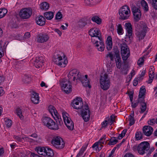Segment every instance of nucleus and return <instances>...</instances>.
<instances>
[{
	"mask_svg": "<svg viewBox=\"0 0 157 157\" xmlns=\"http://www.w3.org/2000/svg\"><path fill=\"white\" fill-rule=\"evenodd\" d=\"M139 80V79L138 78H136L133 80V85L136 86L137 85L138 82Z\"/></svg>",
	"mask_w": 157,
	"mask_h": 157,
	"instance_id": "nucleus-59",
	"label": "nucleus"
},
{
	"mask_svg": "<svg viewBox=\"0 0 157 157\" xmlns=\"http://www.w3.org/2000/svg\"><path fill=\"white\" fill-rule=\"evenodd\" d=\"M134 114V112L133 111L132 113L128 117V120L129 121V124L130 126L132 125L135 123V120L133 117Z\"/></svg>",
	"mask_w": 157,
	"mask_h": 157,
	"instance_id": "nucleus-36",
	"label": "nucleus"
},
{
	"mask_svg": "<svg viewBox=\"0 0 157 157\" xmlns=\"http://www.w3.org/2000/svg\"><path fill=\"white\" fill-rule=\"evenodd\" d=\"M60 85L62 89L66 94H69L71 91L72 86L70 81L65 82V80H63Z\"/></svg>",
	"mask_w": 157,
	"mask_h": 157,
	"instance_id": "nucleus-13",
	"label": "nucleus"
},
{
	"mask_svg": "<svg viewBox=\"0 0 157 157\" xmlns=\"http://www.w3.org/2000/svg\"><path fill=\"white\" fill-rule=\"evenodd\" d=\"M127 132V130L124 129L122 131L121 133L119 134L117 138L120 140L125 135Z\"/></svg>",
	"mask_w": 157,
	"mask_h": 157,
	"instance_id": "nucleus-46",
	"label": "nucleus"
},
{
	"mask_svg": "<svg viewBox=\"0 0 157 157\" xmlns=\"http://www.w3.org/2000/svg\"><path fill=\"white\" fill-rule=\"evenodd\" d=\"M44 16L48 20L52 19L54 17V13L52 12H48L44 13Z\"/></svg>",
	"mask_w": 157,
	"mask_h": 157,
	"instance_id": "nucleus-33",
	"label": "nucleus"
},
{
	"mask_svg": "<svg viewBox=\"0 0 157 157\" xmlns=\"http://www.w3.org/2000/svg\"><path fill=\"white\" fill-rule=\"evenodd\" d=\"M54 30L55 32H56L60 36L61 35L62 32L59 29H54Z\"/></svg>",
	"mask_w": 157,
	"mask_h": 157,
	"instance_id": "nucleus-63",
	"label": "nucleus"
},
{
	"mask_svg": "<svg viewBox=\"0 0 157 157\" xmlns=\"http://www.w3.org/2000/svg\"><path fill=\"white\" fill-rule=\"evenodd\" d=\"M124 157H135V156L131 153H127L124 155Z\"/></svg>",
	"mask_w": 157,
	"mask_h": 157,
	"instance_id": "nucleus-61",
	"label": "nucleus"
},
{
	"mask_svg": "<svg viewBox=\"0 0 157 157\" xmlns=\"http://www.w3.org/2000/svg\"><path fill=\"white\" fill-rule=\"evenodd\" d=\"M62 17V14L61 12H58L56 15V19H60Z\"/></svg>",
	"mask_w": 157,
	"mask_h": 157,
	"instance_id": "nucleus-51",
	"label": "nucleus"
},
{
	"mask_svg": "<svg viewBox=\"0 0 157 157\" xmlns=\"http://www.w3.org/2000/svg\"><path fill=\"white\" fill-rule=\"evenodd\" d=\"M53 60L55 63L61 67H65L68 63L67 58L63 53L60 51L54 53Z\"/></svg>",
	"mask_w": 157,
	"mask_h": 157,
	"instance_id": "nucleus-3",
	"label": "nucleus"
},
{
	"mask_svg": "<svg viewBox=\"0 0 157 157\" xmlns=\"http://www.w3.org/2000/svg\"><path fill=\"white\" fill-rule=\"evenodd\" d=\"M44 58L41 56L36 58L34 63V66L37 68H40L44 64Z\"/></svg>",
	"mask_w": 157,
	"mask_h": 157,
	"instance_id": "nucleus-18",
	"label": "nucleus"
},
{
	"mask_svg": "<svg viewBox=\"0 0 157 157\" xmlns=\"http://www.w3.org/2000/svg\"><path fill=\"white\" fill-rule=\"evenodd\" d=\"M149 149V143L147 142H144L139 145L137 147V151L140 154L143 155L147 153Z\"/></svg>",
	"mask_w": 157,
	"mask_h": 157,
	"instance_id": "nucleus-12",
	"label": "nucleus"
},
{
	"mask_svg": "<svg viewBox=\"0 0 157 157\" xmlns=\"http://www.w3.org/2000/svg\"><path fill=\"white\" fill-rule=\"evenodd\" d=\"M22 139L24 140L29 142H32L33 141H34V142L39 143L40 142V139H38V140H36L33 139L31 138L30 137H22Z\"/></svg>",
	"mask_w": 157,
	"mask_h": 157,
	"instance_id": "nucleus-35",
	"label": "nucleus"
},
{
	"mask_svg": "<svg viewBox=\"0 0 157 157\" xmlns=\"http://www.w3.org/2000/svg\"><path fill=\"white\" fill-rule=\"evenodd\" d=\"M89 34L91 37H95L97 38L98 40H101L100 37L101 32L98 29L95 28L90 29L89 31Z\"/></svg>",
	"mask_w": 157,
	"mask_h": 157,
	"instance_id": "nucleus-16",
	"label": "nucleus"
},
{
	"mask_svg": "<svg viewBox=\"0 0 157 157\" xmlns=\"http://www.w3.org/2000/svg\"><path fill=\"white\" fill-rule=\"evenodd\" d=\"M73 107L76 109H81V115L85 122H87L90 117V111L88 106L87 105H83L82 99L80 98H77L74 99L71 104Z\"/></svg>",
	"mask_w": 157,
	"mask_h": 157,
	"instance_id": "nucleus-1",
	"label": "nucleus"
},
{
	"mask_svg": "<svg viewBox=\"0 0 157 157\" xmlns=\"http://www.w3.org/2000/svg\"><path fill=\"white\" fill-rule=\"evenodd\" d=\"M40 7L42 10H47L49 8V5L46 2H43L41 4Z\"/></svg>",
	"mask_w": 157,
	"mask_h": 157,
	"instance_id": "nucleus-37",
	"label": "nucleus"
},
{
	"mask_svg": "<svg viewBox=\"0 0 157 157\" xmlns=\"http://www.w3.org/2000/svg\"><path fill=\"white\" fill-rule=\"evenodd\" d=\"M14 138L17 140L19 141H21V138L20 137L18 136H14Z\"/></svg>",
	"mask_w": 157,
	"mask_h": 157,
	"instance_id": "nucleus-64",
	"label": "nucleus"
},
{
	"mask_svg": "<svg viewBox=\"0 0 157 157\" xmlns=\"http://www.w3.org/2000/svg\"><path fill=\"white\" fill-rule=\"evenodd\" d=\"M12 121L10 119H7L5 121V124L8 128L10 127L12 125Z\"/></svg>",
	"mask_w": 157,
	"mask_h": 157,
	"instance_id": "nucleus-47",
	"label": "nucleus"
},
{
	"mask_svg": "<svg viewBox=\"0 0 157 157\" xmlns=\"http://www.w3.org/2000/svg\"><path fill=\"white\" fill-rule=\"evenodd\" d=\"M140 4L142 9L145 12H147L149 10V7L147 3L145 0H142Z\"/></svg>",
	"mask_w": 157,
	"mask_h": 157,
	"instance_id": "nucleus-29",
	"label": "nucleus"
},
{
	"mask_svg": "<svg viewBox=\"0 0 157 157\" xmlns=\"http://www.w3.org/2000/svg\"><path fill=\"white\" fill-rule=\"evenodd\" d=\"M91 41L92 43L94 44V45L96 47V48H100V49H104L105 48V45L104 43L101 40L99 43V44H98V41L97 40L98 39L97 38L95 37H92Z\"/></svg>",
	"mask_w": 157,
	"mask_h": 157,
	"instance_id": "nucleus-20",
	"label": "nucleus"
},
{
	"mask_svg": "<svg viewBox=\"0 0 157 157\" xmlns=\"http://www.w3.org/2000/svg\"><path fill=\"white\" fill-rule=\"evenodd\" d=\"M145 92L146 89L144 86H142V87L140 89L139 92V97L138 98V102H140V100H141V101L144 100V99L142 98V97L145 95Z\"/></svg>",
	"mask_w": 157,
	"mask_h": 157,
	"instance_id": "nucleus-27",
	"label": "nucleus"
},
{
	"mask_svg": "<svg viewBox=\"0 0 157 157\" xmlns=\"http://www.w3.org/2000/svg\"><path fill=\"white\" fill-rule=\"evenodd\" d=\"M53 118L56 121V122L57 123V124H56L58 125V126L59 125H61L63 123L62 119L61 118V117L59 114L57 115L56 116L54 117Z\"/></svg>",
	"mask_w": 157,
	"mask_h": 157,
	"instance_id": "nucleus-32",
	"label": "nucleus"
},
{
	"mask_svg": "<svg viewBox=\"0 0 157 157\" xmlns=\"http://www.w3.org/2000/svg\"><path fill=\"white\" fill-rule=\"evenodd\" d=\"M31 80V77L27 75H25L24 76L22 80L24 82L26 83H28Z\"/></svg>",
	"mask_w": 157,
	"mask_h": 157,
	"instance_id": "nucleus-44",
	"label": "nucleus"
},
{
	"mask_svg": "<svg viewBox=\"0 0 157 157\" xmlns=\"http://www.w3.org/2000/svg\"><path fill=\"white\" fill-rule=\"evenodd\" d=\"M139 103H140V102H138V99L137 101V102H136V103H135L134 104H133L132 103V107L134 108H136L138 105Z\"/></svg>",
	"mask_w": 157,
	"mask_h": 157,
	"instance_id": "nucleus-62",
	"label": "nucleus"
},
{
	"mask_svg": "<svg viewBox=\"0 0 157 157\" xmlns=\"http://www.w3.org/2000/svg\"><path fill=\"white\" fill-rule=\"evenodd\" d=\"M48 109L50 113L53 117L56 116L57 115L59 114L55 108L53 106H50L48 108Z\"/></svg>",
	"mask_w": 157,
	"mask_h": 157,
	"instance_id": "nucleus-30",
	"label": "nucleus"
},
{
	"mask_svg": "<svg viewBox=\"0 0 157 157\" xmlns=\"http://www.w3.org/2000/svg\"><path fill=\"white\" fill-rule=\"evenodd\" d=\"M106 57L107 59L109 58L111 61H113L114 59L117 67L118 69L121 68V60L120 52L118 50L109 52L106 55Z\"/></svg>",
	"mask_w": 157,
	"mask_h": 157,
	"instance_id": "nucleus-4",
	"label": "nucleus"
},
{
	"mask_svg": "<svg viewBox=\"0 0 157 157\" xmlns=\"http://www.w3.org/2000/svg\"><path fill=\"white\" fill-rule=\"evenodd\" d=\"M7 12V10L5 9H0V18L3 17Z\"/></svg>",
	"mask_w": 157,
	"mask_h": 157,
	"instance_id": "nucleus-42",
	"label": "nucleus"
},
{
	"mask_svg": "<svg viewBox=\"0 0 157 157\" xmlns=\"http://www.w3.org/2000/svg\"><path fill=\"white\" fill-rule=\"evenodd\" d=\"M36 20L37 24L40 26H43L45 24V20L42 16H39L37 17Z\"/></svg>",
	"mask_w": 157,
	"mask_h": 157,
	"instance_id": "nucleus-26",
	"label": "nucleus"
},
{
	"mask_svg": "<svg viewBox=\"0 0 157 157\" xmlns=\"http://www.w3.org/2000/svg\"><path fill=\"white\" fill-rule=\"evenodd\" d=\"M87 75H85V77L84 76L81 75L79 79H78V80L81 82L83 86L90 88L91 86L90 85V81L89 79L87 78Z\"/></svg>",
	"mask_w": 157,
	"mask_h": 157,
	"instance_id": "nucleus-17",
	"label": "nucleus"
},
{
	"mask_svg": "<svg viewBox=\"0 0 157 157\" xmlns=\"http://www.w3.org/2000/svg\"><path fill=\"white\" fill-rule=\"evenodd\" d=\"M87 147V146L86 145L85 146H83L80 150L78 153L82 155L83 154L84 151L86 150Z\"/></svg>",
	"mask_w": 157,
	"mask_h": 157,
	"instance_id": "nucleus-50",
	"label": "nucleus"
},
{
	"mask_svg": "<svg viewBox=\"0 0 157 157\" xmlns=\"http://www.w3.org/2000/svg\"><path fill=\"white\" fill-rule=\"evenodd\" d=\"M118 142V140L116 137H113L109 140V143L108 144L109 145H113L116 144Z\"/></svg>",
	"mask_w": 157,
	"mask_h": 157,
	"instance_id": "nucleus-41",
	"label": "nucleus"
},
{
	"mask_svg": "<svg viewBox=\"0 0 157 157\" xmlns=\"http://www.w3.org/2000/svg\"><path fill=\"white\" fill-rule=\"evenodd\" d=\"M136 139L137 140H141L143 138L142 133L140 131H137L135 134Z\"/></svg>",
	"mask_w": 157,
	"mask_h": 157,
	"instance_id": "nucleus-38",
	"label": "nucleus"
},
{
	"mask_svg": "<svg viewBox=\"0 0 157 157\" xmlns=\"http://www.w3.org/2000/svg\"><path fill=\"white\" fill-rule=\"evenodd\" d=\"M106 138L105 137V136H104L103 137L101 138L99 140V142L100 144H104V142Z\"/></svg>",
	"mask_w": 157,
	"mask_h": 157,
	"instance_id": "nucleus-57",
	"label": "nucleus"
},
{
	"mask_svg": "<svg viewBox=\"0 0 157 157\" xmlns=\"http://www.w3.org/2000/svg\"><path fill=\"white\" fill-rule=\"evenodd\" d=\"M119 45L121 49H129L128 46L125 42L120 43Z\"/></svg>",
	"mask_w": 157,
	"mask_h": 157,
	"instance_id": "nucleus-45",
	"label": "nucleus"
},
{
	"mask_svg": "<svg viewBox=\"0 0 157 157\" xmlns=\"http://www.w3.org/2000/svg\"><path fill=\"white\" fill-rule=\"evenodd\" d=\"M100 87L104 90H108L110 86V80L106 73L102 74L101 75L100 79Z\"/></svg>",
	"mask_w": 157,
	"mask_h": 157,
	"instance_id": "nucleus-6",
	"label": "nucleus"
},
{
	"mask_svg": "<svg viewBox=\"0 0 157 157\" xmlns=\"http://www.w3.org/2000/svg\"><path fill=\"white\" fill-rule=\"evenodd\" d=\"M143 132L144 135L147 136H150L153 131L152 127L149 126H145L143 128Z\"/></svg>",
	"mask_w": 157,
	"mask_h": 157,
	"instance_id": "nucleus-23",
	"label": "nucleus"
},
{
	"mask_svg": "<svg viewBox=\"0 0 157 157\" xmlns=\"http://www.w3.org/2000/svg\"><path fill=\"white\" fill-rule=\"evenodd\" d=\"M37 151L39 154L44 156H48L51 157L54 155L52 150L48 147H39L37 148Z\"/></svg>",
	"mask_w": 157,
	"mask_h": 157,
	"instance_id": "nucleus-10",
	"label": "nucleus"
},
{
	"mask_svg": "<svg viewBox=\"0 0 157 157\" xmlns=\"http://www.w3.org/2000/svg\"><path fill=\"white\" fill-rule=\"evenodd\" d=\"M140 105H141V111L140 112V113H143L144 112L146 109L147 106L146 103L144 102V100L141 101L140 100Z\"/></svg>",
	"mask_w": 157,
	"mask_h": 157,
	"instance_id": "nucleus-34",
	"label": "nucleus"
},
{
	"mask_svg": "<svg viewBox=\"0 0 157 157\" xmlns=\"http://www.w3.org/2000/svg\"><path fill=\"white\" fill-rule=\"evenodd\" d=\"M51 143L55 147L59 149L63 148L65 146L64 141L59 136L54 137L52 140Z\"/></svg>",
	"mask_w": 157,
	"mask_h": 157,
	"instance_id": "nucleus-8",
	"label": "nucleus"
},
{
	"mask_svg": "<svg viewBox=\"0 0 157 157\" xmlns=\"http://www.w3.org/2000/svg\"><path fill=\"white\" fill-rule=\"evenodd\" d=\"M32 13L30 8H25L21 9L19 13L20 17L22 19H27L30 17Z\"/></svg>",
	"mask_w": 157,
	"mask_h": 157,
	"instance_id": "nucleus-11",
	"label": "nucleus"
},
{
	"mask_svg": "<svg viewBox=\"0 0 157 157\" xmlns=\"http://www.w3.org/2000/svg\"><path fill=\"white\" fill-rule=\"evenodd\" d=\"M155 121V119H150L148 121V123L149 124L152 125L154 124Z\"/></svg>",
	"mask_w": 157,
	"mask_h": 157,
	"instance_id": "nucleus-60",
	"label": "nucleus"
},
{
	"mask_svg": "<svg viewBox=\"0 0 157 157\" xmlns=\"http://www.w3.org/2000/svg\"><path fill=\"white\" fill-rule=\"evenodd\" d=\"M148 29L146 24L141 22L136 27L135 34L137 39L140 41L143 39L146 36Z\"/></svg>",
	"mask_w": 157,
	"mask_h": 157,
	"instance_id": "nucleus-2",
	"label": "nucleus"
},
{
	"mask_svg": "<svg viewBox=\"0 0 157 157\" xmlns=\"http://www.w3.org/2000/svg\"><path fill=\"white\" fill-rule=\"evenodd\" d=\"M132 11L133 13L135 20L138 21L140 19L141 13L140 10L137 7H134L132 8Z\"/></svg>",
	"mask_w": 157,
	"mask_h": 157,
	"instance_id": "nucleus-19",
	"label": "nucleus"
},
{
	"mask_svg": "<svg viewBox=\"0 0 157 157\" xmlns=\"http://www.w3.org/2000/svg\"><path fill=\"white\" fill-rule=\"evenodd\" d=\"M144 57L143 56L140 58L138 60L137 63L140 67H141L144 65Z\"/></svg>",
	"mask_w": 157,
	"mask_h": 157,
	"instance_id": "nucleus-43",
	"label": "nucleus"
},
{
	"mask_svg": "<svg viewBox=\"0 0 157 157\" xmlns=\"http://www.w3.org/2000/svg\"><path fill=\"white\" fill-rule=\"evenodd\" d=\"M152 6L154 8L157 10V0H152Z\"/></svg>",
	"mask_w": 157,
	"mask_h": 157,
	"instance_id": "nucleus-52",
	"label": "nucleus"
},
{
	"mask_svg": "<svg viewBox=\"0 0 157 157\" xmlns=\"http://www.w3.org/2000/svg\"><path fill=\"white\" fill-rule=\"evenodd\" d=\"M31 100L34 104H37L39 103V94L34 92H33L30 94Z\"/></svg>",
	"mask_w": 157,
	"mask_h": 157,
	"instance_id": "nucleus-22",
	"label": "nucleus"
},
{
	"mask_svg": "<svg viewBox=\"0 0 157 157\" xmlns=\"http://www.w3.org/2000/svg\"><path fill=\"white\" fill-rule=\"evenodd\" d=\"M81 75L79 71L77 69H73L70 71L68 75V76L69 79L73 78V80L74 81H78Z\"/></svg>",
	"mask_w": 157,
	"mask_h": 157,
	"instance_id": "nucleus-14",
	"label": "nucleus"
},
{
	"mask_svg": "<svg viewBox=\"0 0 157 157\" xmlns=\"http://www.w3.org/2000/svg\"><path fill=\"white\" fill-rule=\"evenodd\" d=\"M49 38L48 34L42 33L36 36V41L39 43H44L47 41Z\"/></svg>",
	"mask_w": 157,
	"mask_h": 157,
	"instance_id": "nucleus-15",
	"label": "nucleus"
},
{
	"mask_svg": "<svg viewBox=\"0 0 157 157\" xmlns=\"http://www.w3.org/2000/svg\"><path fill=\"white\" fill-rule=\"evenodd\" d=\"M119 14L121 19H127L131 14L129 7L126 5L122 6L119 10Z\"/></svg>",
	"mask_w": 157,
	"mask_h": 157,
	"instance_id": "nucleus-7",
	"label": "nucleus"
},
{
	"mask_svg": "<svg viewBox=\"0 0 157 157\" xmlns=\"http://www.w3.org/2000/svg\"><path fill=\"white\" fill-rule=\"evenodd\" d=\"M117 32L119 35H122L124 33L123 30L121 25V24H118L117 25Z\"/></svg>",
	"mask_w": 157,
	"mask_h": 157,
	"instance_id": "nucleus-40",
	"label": "nucleus"
},
{
	"mask_svg": "<svg viewBox=\"0 0 157 157\" xmlns=\"http://www.w3.org/2000/svg\"><path fill=\"white\" fill-rule=\"evenodd\" d=\"M105 46L107 49H112L113 46L112 39L111 37L109 36L106 40Z\"/></svg>",
	"mask_w": 157,
	"mask_h": 157,
	"instance_id": "nucleus-28",
	"label": "nucleus"
},
{
	"mask_svg": "<svg viewBox=\"0 0 157 157\" xmlns=\"http://www.w3.org/2000/svg\"><path fill=\"white\" fill-rule=\"evenodd\" d=\"M127 69V66H126V65H124L123 68H122V70L121 72L123 74L125 75L127 74L128 71Z\"/></svg>",
	"mask_w": 157,
	"mask_h": 157,
	"instance_id": "nucleus-49",
	"label": "nucleus"
},
{
	"mask_svg": "<svg viewBox=\"0 0 157 157\" xmlns=\"http://www.w3.org/2000/svg\"><path fill=\"white\" fill-rule=\"evenodd\" d=\"M99 2V0H84L85 5L89 7L93 6L98 4Z\"/></svg>",
	"mask_w": 157,
	"mask_h": 157,
	"instance_id": "nucleus-24",
	"label": "nucleus"
},
{
	"mask_svg": "<svg viewBox=\"0 0 157 157\" xmlns=\"http://www.w3.org/2000/svg\"><path fill=\"white\" fill-rule=\"evenodd\" d=\"M125 27L127 32V34H128L129 38H130L132 34V27L131 24L130 23H127L125 24Z\"/></svg>",
	"mask_w": 157,
	"mask_h": 157,
	"instance_id": "nucleus-25",
	"label": "nucleus"
},
{
	"mask_svg": "<svg viewBox=\"0 0 157 157\" xmlns=\"http://www.w3.org/2000/svg\"><path fill=\"white\" fill-rule=\"evenodd\" d=\"M121 53L123 62L125 64L126 60L130 55L129 50H121Z\"/></svg>",
	"mask_w": 157,
	"mask_h": 157,
	"instance_id": "nucleus-21",
	"label": "nucleus"
},
{
	"mask_svg": "<svg viewBox=\"0 0 157 157\" xmlns=\"http://www.w3.org/2000/svg\"><path fill=\"white\" fill-rule=\"evenodd\" d=\"M31 136L33 137L34 139L36 140H38V139H40H40L39 137L38 138V139H37L38 137V136L36 134V133H33L32 134Z\"/></svg>",
	"mask_w": 157,
	"mask_h": 157,
	"instance_id": "nucleus-58",
	"label": "nucleus"
},
{
	"mask_svg": "<svg viewBox=\"0 0 157 157\" xmlns=\"http://www.w3.org/2000/svg\"><path fill=\"white\" fill-rule=\"evenodd\" d=\"M91 20L94 22H95L98 24L100 25L101 23V21L98 17L94 16L91 18Z\"/></svg>",
	"mask_w": 157,
	"mask_h": 157,
	"instance_id": "nucleus-39",
	"label": "nucleus"
},
{
	"mask_svg": "<svg viewBox=\"0 0 157 157\" xmlns=\"http://www.w3.org/2000/svg\"><path fill=\"white\" fill-rule=\"evenodd\" d=\"M63 121L67 128L70 130H73L74 125L73 122L69 117V115L65 112L62 113Z\"/></svg>",
	"mask_w": 157,
	"mask_h": 157,
	"instance_id": "nucleus-9",
	"label": "nucleus"
},
{
	"mask_svg": "<svg viewBox=\"0 0 157 157\" xmlns=\"http://www.w3.org/2000/svg\"><path fill=\"white\" fill-rule=\"evenodd\" d=\"M22 110L20 108H17L16 109V113L21 120H23L24 117L22 115Z\"/></svg>",
	"mask_w": 157,
	"mask_h": 157,
	"instance_id": "nucleus-31",
	"label": "nucleus"
},
{
	"mask_svg": "<svg viewBox=\"0 0 157 157\" xmlns=\"http://www.w3.org/2000/svg\"><path fill=\"white\" fill-rule=\"evenodd\" d=\"M115 116L114 115H112L110 116V119L109 120V121L110 123V124H112L113 123L114 121Z\"/></svg>",
	"mask_w": 157,
	"mask_h": 157,
	"instance_id": "nucleus-54",
	"label": "nucleus"
},
{
	"mask_svg": "<svg viewBox=\"0 0 157 157\" xmlns=\"http://www.w3.org/2000/svg\"><path fill=\"white\" fill-rule=\"evenodd\" d=\"M7 46V44L2 41H0V49H5Z\"/></svg>",
	"mask_w": 157,
	"mask_h": 157,
	"instance_id": "nucleus-48",
	"label": "nucleus"
},
{
	"mask_svg": "<svg viewBox=\"0 0 157 157\" xmlns=\"http://www.w3.org/2000/svg\"><path fill=\"white\" fill-rule=\"evenodd\" d=\"M149 78H154V72L153 71H149Z\"/></svg>",
	"mask_w": 157,
	"mask_h": 157,
	"instance_id": "nucleus-55",
	"label": "nucleus"
},
{
	"mask_svg": "<svg viewBox=\"0 0 157 157\" xmlns=\"http://www.w3.org/2000/svg\"><path fill=\"white\" fill-rule=\"evenodd\" d=\"M30 36V33L29 32H27L25 33L24 35V38L25 39L29 38Z\"/></svg>",
	"mask_w": 157,
	"mask_h": 157,
	"instance_id": "nucleus-56",
	"label": "nucleus"
},
{
	"mask_svg": "<svg viewBox=\"0 0 157 157\" xmlns=\"http://www.w3.org/2000/svg\"><path fill=\"white\" fill-rule=\"evenodd\" d=\"M42 122L48 128L55 130L59 129L58 125L50 118L47 117H44L42 119Z\"/></svg>",
	"mask_w": 157,
	"mask_h": 157,
	"instance_id": "nucleus-5",
	"label": "nucleus"
},
{
	"mask_svg": "<svg viewBox=\"0 0 157 157\" xmlns=\"http://www.w3.org/2000/svg\"><path fill=\"white\" fill-rule=\"evenodd\" d=\"M108 122L107 120H105L103 121L101 124V128H105L107 126Z\"/></svg>",
	"mask_w": 157,
	"mask_h": 157,
	"instance_id": "nucleus-53",
	"label": "nucleus"
}]
</instances>
